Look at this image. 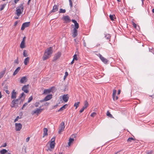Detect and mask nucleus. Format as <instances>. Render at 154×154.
<instances>
[{
	"instance_id": "nucleus-1",
	"label": "nucleus",
	"mask_w": 154,
	"mask_h": 154,
	"mask_svg": "<svg viewBox=\"0 0 154 154\" xmlns=\"http://www.w3.org/2000/svg\"><path fill=\"white\" fill-rule=\"evenodd\" d=\"M52 53V48L50 47L45 50L43 56L42 57V59L45 60L51 57Z\"/></svg>"
},
{
	"instance_id": "nucleus-2",
	"label": "nucleus",
	"mask_w": 154,
	"mask_h": 154,
	"mask_svg": "<svg viewBox=\"0 0 154 154\" xmlns=\"http://www.w3.org/2000/svg\"><path fill=\"white\" fill-rule=\"evenodd\" d=\"M23 11V7L21 6L16 8V14L18 17L19 16L20 14L22 13Z\"/></svg>"
},
{
	"instance_id": "nucleus-3",
	"label": "nucleus",
	"mask_w": 154,
	"mask_h": 154,
	"mask_svg": "<svg viewBox=\"0 0 154 154\" xmlns=\"http://www.w3.org/2000/svg\"><path fill=\"white\" fill-rule=\"evenodd\" d=\"M65 123L63 122H62L60 124L59 127V130L58 133L59 134H61L64 130L65 128Z\"/></svg>"
},
{
	"instance_id": "nucleus-4",
	"label": "nucleus",
	"mask_w": 154,
	"mask_h": 154,
	"mask_svg": "<svg viewBox=\"0 0 154 154\" xmlns=\"http://www.w3.org/2000/svg\"><path fill=\"white\" fill-rule=\"evenodd\" d=\"M19 101L18 99L13 100L11 102V107L16 108L17 106V104Z\"/></svg>"
},
{
	"instance_id": "nucleus-5",
	"label": "nucleus",
	"mask_w": 154,
	"mask_h": 154,
	"mask_svg": "<svg viewBox=\"0 0 154 154\" xmlns=\"http://www.w3.org/2000/svg\"><path fill=\"white\" fill-rule=\"evenodd\" d=\"M42 109H41V108L37 109L32 111L31 114L32 115L36 114L37 115H38L42 111Z\"/></svg>"
},
{
	"instance_id": "nucleus-6",
	"label": "nucleus",
	"mask_w": 154,
	"mask_h": 154,
	"mask_svg": "<svg viewBox=\"0 0 154 154\" xmlns=\"http://www.w3.org/2000/svg\"><path fill=\"white\" fill-rule=\"evenodd\" d=\"M15 129L17 131H20L22 127V125L20 123H15Z\"/></svg>"
},
{
	"instance_id": "nucleus-7",
	"label": "nucleus",
	"mask_w": 154,
	"mask_h": 154,
	"mask_svg": "<svg viewBox=\"0 0 154 154\" xmlns=\"http://www.w3.org/2000/svg\"><path fill=\"white\" fill-rule=\"evenodd\" d=\"M29 22H26L23 23L21 28V30H24L25 28L29 26Z\"/></svg>"
},
{
	"instance_id": "nucleus-8",
	"label": "nucleus",
	"mask_w": 154,
	"mask_h": 154,
	"mask_svg": "<svg viewBox=\"0 0 154 154\" xmlns=\"http://www.w3.org/2000/svg\"><path fill=\"white\" fill-rule=\"evenodd\" d=\"M62 19L66 23L69 22L71 21V20L68 16H64Z\"/></svg>"
},
{
	"instance_id": "nucleus-9",
	"label": "nucleus",
	"mask_w": 154,
	"mask_h": 154,
	"mask_svg": "<svg viewBox=\"0 0 154 154\" xmlns=\"http://www.w3.org/2000/svg\"><path fill=\"white\" fill-rule=\"evenodd\" d=\"M116 90H113L112 93V97L113 99L114 100H116L118 99V97L116 95Z\"/></svg>"
},
{
	"instance_id": "nucleus-10",
	"label": "nucleus",
	"mask_w": 154,
	"mask_h": 154,
	"mask_svg": "<svg viewBox=\"0 0 154 154\" xmlns=\"http://www.w3.org/2000/svg\"><path fill=\"white\" fill-rule=\"evenodd\" d=\"M52 98V95H49L47 96L43 100H41V102L43 101H47L50 100Z\"/></svg>"
},
{
	"instance_id": "nucleus-11",
	"label": "nucleus",
	"mask_w": 154,
	"mask_h": 154,
	"mask_svg": "<svg viewBox=\"0 0 154 154\" xmlns=\"http://www.w3.org/2000/svg\"><path fill=\"white\" fill-rule=\"evenodd\" d=\"M28 85H24L22 88V90L25 93H28L29 92L28 90Z\"/></svg>"
},
{
	"instance_id": "nucleus-12",
	"label": "nucleus",
	"mask_w": 154,
	"mask_h": 154,
	"mask_svg": "<svg viewBox=\"0 0 154 154\" xmlns=\"http://www.w3.org/2000/svg\"><path fill=\"white\" fill-rule=\"evenodd\" d=\"M62 99L64 102H67L69 99L68 94H64L62 97Z\"/></svg>"
},
{
	"instance_id": "nucleus-13",
	"label": "nucleus",
	"mask_w": 154,
	"mask_h": 154,
	"mask_svg": "<svg viewBox=\"0 0 154 154\" xmlns=\"http://www.w3.org/2000/svg\"><path fill=\"white\" fill-rule=\"evenodd\" d=\"M99 57L102 61L104 63H106L108 60L107 59L103 57L100 54H99Z\"/></svg>"
},
{
	"instance_id": "nucleus-14",
	"label": "nucleus",
	"mask_w": 154,
	"mask_h": 154,
	"mask_svg": "<svg viewBox=\"0 0 154 154\" xmlns=\"http://www.w3.org/2000/svg\"><path fill=\"white\" fill-rule=\"evenodd\" d=\"M16 98V92L14 90L11 93V98L12 99H15Z\"/></svg>"
},
{
	"instance_id": "nucleus-15",
	"label": "nucleus",
	"mask_w": 154,
	"mask_h": 154,
	"mask_svg": "<svg viewBox=\"0 0 154 154\" xmlns=\"http://www.w3.org/2000/svg\"><path fill=\"white\" fill-rule=\"evenodd\" d=\"M27 81V79L26 76L22 77L20 80V82L21 83H25Z\"/></svg>"
},
{
	"instance_id": "nucleus-16",
	"label": "nucleus",
	"mask_w": 154,
	"mask_h": 154,
	"mask_svg": "<svg viewBox=\"0 0 154 154\" xmlns=\"http://www.w3.org/2000/svg\"><path fill=\"white\" fill-rule=\"evenodd\" d=\"M72 22L74 24L75 27L74 28H75L76 29H78L79 27V25L78 23L75 20H72Z\"/></svg>"
},
{
	"instance_id": "nucleus-17",
	"label": "nucleus",
	"mask_w": 154,
	"mask_h": 154,
	"mask_svg": "<svg viewBox=\"0 0 154 154\" xmlns=\"http://www.w3.org/2000/svg\"><path fill=\"white\" fill-rule=\"evenodd\" d=\"M58 9V6L54 5L53 7L52 10L51 11L52 12H54L57 11Z\"/></svg>"
},
{
	"instance_id": "nucleus-18",
	"label": "nucleus",
	"mask_w": 154,
	"mask_h": 154,
	"mask_svg": "<svg viewBox=\"0 0 154 154\" xmlns=\"http://www.w3.org/2000/svg\"><path fill=\"white\" fill-rule=\"evenodd\" d=\"M61 53L60 52H58L57 53L55 54V56L54 57V60H56L58 59L61 56Z\"/></svg>"
},
{
	"instance_id": "nucleus-19",
	"label": "nucleus",
	"mask_w": 154,
	"mask_h": 154,
	"mask_svg": "<svg viewBox=\"0 0 154 154\" xmlns=\"http://www.w3.org/2000/svg\"><path fill=\"white\" fill-rule=\"evenodd\" d=\"M73 30V32L72 33V35L73 37L75 38L77 35V30L75 28H74Z\"/></svg>"
},
{
	"instance_id": "nucleus-20",
	"label": "nucleus",
	"mask_w": 154,
	"mask_h": 154,
	"mask_svg": "<svg viewBox=\"0 0 154 154\" xmlns=\"http://www.w3.org/2000/svg\"><path fill=\"white\" fill-rule=\"evenodd\" d=\"M29 59L30 58L28 57H27L24 59V63L25 65H26L29 63Z\"/></svg>"
},
{
	"instance_id": "nucleus-21",
	"label": "nucleus",
	"mask_w": 154,
	"mask_h": 154,
	"mask_svg": "<svg viewBox=\"0 0 154 154\" xmlns=\"http://www.w3.org/2000/svg\"><path fill=\"white\" fill-rule=\"evenodd\" d=\"M44 133L43 134V137H44L45 136L48 135V130L47 128H44L43 130Z\"/></svg>"
},
{
	"instance_id": "nucleus-22",
	"label": "nucleus",
	"mask_w": 154,
	"mask_h": 154,
	"mask_svg": "<svg viewBox=\"0 0 154 154\" xmlns=\"http://www.w3.org/2000/svg\"><path fill=\"white\" fill-rule=\"evenodd\" d=\"M20 69V67H18L17 68L16 70H15L14 73H13V75H15L19 71V70Z\"/></svg>"
},
{
	"instance_id": "nucleus-23",
	"label": "nucleus",
	"mask_w": 154,
	"mask_h": 154,
	"mask_svg": "<svg viewBox=\"0 0 154 154\" xmlns=\"http://www.w3.org/2000/svg\"><path fill=\"white\" fill-rule=\"evenodd\" d=\"M20 47L22 49L25 48V42H21L20 45Z\"/></svg>"
},
{
	"instance_id": "nucleus-24",
	"label": "nucleus",
	"mask_w": 154,
	"mask_h": 154,
	"mask_svg": "<svg viewBox=\"0 0 154 154\" xmlns=\"http://www.w3.org/2000/svg\"><path fill=\"white\" fill-rule=\"evenodd\" d=\"M74 141V139L73 138H69L68 143V145L69 146H70L71 145V143H72Z\"/></svg>"
},
{
	"instance_id": "nucleus-25",
	"label": "nucleus",
	"mask_w": 154,
	"mask_h": 154,
	"mask_svg": "<svg viewBox=\"0 0 154 154\" xmlns=\"http://www.w3.org/2000/svg\"><path fill=\"white\" fill-rule=\"evenodd\" d=\"M5 70L2 71L0 72V79L2 78L5 74Z\"/></svg>"
},
{
	"instance_id": "nucleus-26",
	"label": "nucleus",
	"mask_w": 154,
	"mask_h": 154,
	"mask_svg": "<svg viewBox=\"0 0 154 154\" xmlns=\"http://www.w3.org/2000/svg\"><path fill=\"white\" fill-rule=\"evenodd\" d=\"M51 91V89L45 90L44 91V93L45 94H48L50 93Z\"/></svg>"
},
{
	"instance_id": "nucleus-27",
	"label": "nucleus",
	"mask_w": 154,
	"mask_h": 154,
	"mask_svg": "<svg viewBox=\"0 0 154 154\" xmlns=\"http://www.w3.org/2000/svg\"><path fill=\"white\" fill-rule=\"evenodd\" d=\"M88 102L85 101L84 103V106H83L85 109L88 107Z\"/></svg>"
},
{
	"instance_id": "nucleus-28",
	"label": "nucleus",
	"mask_w": 154,
	"mask_h": 154,
	"mask_svg": "<svg viewBox=\"0 0 154 154\" xmlns=\"http://www.w3.org/2000/svg\"><path fill=\"white\" fill-rule=\"evenodd\" d=\"M66 106H67L66 104L64 105L63 106H62L59 109L58 111L60 112V111H61L63 110L66 108Z\"/></svg>"
},
{
	"instance_id": "nucleus-29",
	"label": "nucleus",
	"mask_w": 154,
	"mask_h": 154,
	"mask_svg": "<svg viewBox=\"0 0 154 154\" xmlns=\"http://www.w3.org/2000/svg\"><path fill=\"white\" fill-rule=\"evenodd\" d=\"M55 143H50V147L51 149H54L55 146Z\"/></svg>"
},
{
	"instance_id": "nucleus-30",
	"label": "nucleus",
	"mask_w": 154,
	"mask_h": 154,
	"mask_svg": "<svg viewBox=\"0 0 154 154\" xmlns=\"http://www.w3.org/2000/svg\"><path fill=\"white\" fill-rule=\"evenodd\" d=\"M23 55L24 57H27L28 56L27 52L26 50H24L23 52Z\"/></svg>"
},
{
	"instance_id": "nucleus-31",
	"label": "nucleus",
	"mask_w": 154,
	"mask_h": 154,
	"mask_svg": "<svg viewBox=\"0 0 154 154\" xmlns=\"http://www.w3.org/2000/svg\"><path fill=\"white\" fill-rule=\"evenodd\" d=\"M7 152V150L5 149H3L0 151V153L1 154H5Z\"/></svg>"
},
{
	"instance_id": "nucleus-32",
	"label": "nucleus",
	"mask_w": 154,
	"mask_h": 154,
	"mask_svg": "<svg viewBox=\"0 0 154 154\" xmlns=\"http://www.w3.org/2000/svg\"><path fill=\"white\" fill-rule=\"evenodd\" d=\"M80 103L79 102H78L75 103L74 106L75 107L76 109L79 106Z\"/></svg>"
},
{
	"instance_id": "nucleus-33",
	"label": "nucleus",
	"mask_w": 154,
	"mask_h": 154,
	"mask_svg": "<svg viewBox=\"0 0 154 154\" xmlns=\"http://www.w3.org/2000/svg\"><path fill=\"white\" fill-rule=\"evenodd\" d=\"M6 5V4H4L1 5V8H0V11H2L3 10Z\"/></svg>"
},
{
	"instance_id": "nucleus-34",
	"label": "nucleus",
	"mask_w": 154,
	"mask_h": 154,
	"mask_svg": "<svg viewBox=\"0 0 154 154\" xmlns=\"http://www.w3.org/2000/svg\"><path fill=\"white\" fill-rule=\"evenodd\" d=\"M109 17L112 20H113L115 18V16L114 15H109Z\"/></svg>"
},
{
	"instance_id": "nucleus-35",
	"label": "nucleus",
	"mask_w": 154,
	"mask_h": 154,
	"mask_svg": "<svg viewBox=\"0 0 154 154\" xmlns=\"http://www.w3.org/2000/svg\"><path fill=\"white\" fill-rule=\"evenodd\" d=\"M66 11L65 9H63L62 8H60V13H65L66 12Z\"/></svg>"
},
{
	"instance_id": "nucleus-36",
	"label": "nucleus",
	"mask_w": 154,
	"mask_h": 154,
	"mask_svg": "<svg viewBox=\"0 0 154 154\" xmlns=\"http://www.w3.org/2000/svg\"><path fill=\"white\" fill-rule=\"evenodd\" d=\"M105 37L106 39H109L110 38V36L109 34H106L105 35Z\"/></svg>"
},
{
	"instance_id": "nucleus-37",
	"label": "nucleus",
	"mask_w": 154,
	"mask_h": 154,
	"mask_svg": "<svg viewBox=\"0 0 154 154\" xmlns=\"http://www.w3.org/2000/svg\"><path fill=\"white\" fill-rule=\"evenodd\" d=\"M106 115L107 116H109V117H112V115L110 113L109 111H107V112Z\"/></svg>"
},
{
	"instance_id": "nucleus-38",
	"label": "nucleus",
	"mask_w": 154,
	"mask_h": 154,
	"mask_svg": "<svg viewBox=\"0 0 154 154\" xmlns=\"http://www.w3.org/2000/svg\"><path fill=\"white\" fill-rule=\"evenodd\" d=\"M68 72H65V75H64V77L63 78V79L64 80H65V79L68 76Z\"/></svg>"
},
{
	"instance_id": "nucleus-39",
	"label": "nucleus",
	"mask_w": 154,
	"mask_h": 154,
	"mask_svg": "<svg viewBox=\"0 0 154 154\" xmlns=\"http://www.w3.org/2000/svg\"><path fill=\"white\" fill-rule=\"evenodd\" d=\"M96 114V112H93L91 114V116L92 117H94L95 116Z\"/></svg>"
},
{
	"instance_id": "nucleus-40",
	"label": "nucleus",
	"mask_w": 154,
	"mask_h": 154,
	"mask_svg": "<svg viewBox=\"0 0 154 154\" xmlns=\"http://www.w3.org/2000/svg\"><path fill=\"white\" fill-rule=\"evenodd\" d=\"M73 59L75 60H78V58L76 54H75L73 57Z\"/></svg>"
},
{
	"instance_id": "nucleus-41",
	"label": "nucleus",
	"mask_w": 154,
	"mask_h": 154,
	"mask_svg": "<svg viewBox=\"0 0 154 154\" xmlns=\"http://www.w3.org/2000/svg\"><path fill=\"white\" fill-rule=\"evenodd\" d=\"M32 96H31L28 99V103L30 102L32 100Z\"/></svg>"
},
{
	"instance_id": "nucleus-42",
	"label": "nucleus",
	"mask_w": 154,
	"mask_h": 154,
	"mask_svg": "<svg viewBox=\"0 0 154 154\" xmlns=\"http://www.w3.org/2000/svg\"><path fill=\"white\" fill-rule=\"evenodd\" d=\"M55 140V137H53L51 139V142L55 143L54 142Z\"/></svg>"
},
{
	"instance_id": "nucleus-43",
	"label": "nucleus",
	"mask_w": 154,
	"mask_h": 154,
	"mask_svg": "<svg viewBox=\"0 0 154 154\" xmlns=\"http://www.w3.org/2000/svg\"><path fill=\"white\" fill-rule=\"evenodd\" d=\"M132 140H134V139H133V138L130 137V138H129L127 140L128 142H130Z\"/></svg>"
},
{
	"instance_id": "nucleus-44",
	"label": "nucleus",
	"mask_w": 154,
	"mask_h": 154,
	"mask_svg": "<svg viewBox=\"0 0 154 154\" xmlns=\"http://www.w3.org/2000/svg\"><path fill=\"white\" fill-rule=\"evenodd\" d=\"M69 5H70V7L71 8L72 6V3L71 1V0H69Z\"/></svg>"
},
{
	"instance_id": "nucleus-45",
	"label": "nucleus",
	"mask_w": 154,
	"mask_h": 154,
	"mask_svg": "<svg viewBox=\"0 0 154 154\" xmlns=\"http://www.w3.org/2000/svg\"><path fill=\"white\" fill-rule=\"evenodd\" d=\"M28 105V103H25L23 105V106L22 108V109H23L24 108V107L26 106H27V105Z\"/></svg>"
},
{
	"instance_id": "nucleus-46",
	"label": "nucleus",
	"mask_w": 154,
	"mask_h": 154,
	"mask_svg": "<svg viewBox=\"0 0 154 154\" xmlns=\"http://www.w3.org/2000/svg\"><path fill=\"white\" fill-rule=\"evenodd\" d=\"M39 102H36L35 104V106L36 107H38L39 106Z\"/></svg>"
},
{
	"instance_id": "nucleus-47",
	"label": "nucleus",
	"mask_w": 154,
	"mask_h": 154,
	"mask_svg": "<svg viewBox=\"0 0 154 154\" xmlns=\"http://www.w3.org/2000/svg\"><path fill=\"white\" fill-rule=\"evenodd\" d=\"M85 109V108H84L83 107H82V108L80 109V110L79 111V112L80 113L82 112Z\"/></svg>"
},
{
	"instance_id": "nucleus-48",
	"label": "nucleus",
	"mask_w": 154,
	"mask_h": 154,
	"mask_svg": "<svg viewBox=\"0 0 154 154\" xmlns=\"http://www.w3.org/2000/svg\"><path fill=\"white\" fill-rule=\"evenodd\" d=\"M20 119L19 117L18 116H17L16 117V118L14 120V122H17L18 121V119Z\"/></svg>"
},
{
	"instance_id": "nucleus-49",
	"label": "nucleus",
	"mask_w": 154,
	"mask_h": 154,
	"mask_svg": "<svg viewBox=\"0 0 154 154\" xmlns=\"http://www.w3.org/2000/svg\"><path fill=\"white\" fill-rule=\"evenodd\" d=\"M14 62L15 63L18 64V59L17 58L16 60H15L14 61Z\"/></svg>"
},
{
	"instance_id": "nucleus-50",
	"label": "nucleus",
	"mask_w": 154,
	"mask_h": 154,
	"mask_svg": "<svg viewBox=\"0 0 154 154\" xmlns=\"http://www.w3.org/2000/svg\"><path fill=\"white\" fill-rule=\"evenodd\" d=\"M132 25H133V26H134V27L135 28H136V26H137L136 24L134 23L133 22H132Z\"/></svg>"
},
{
	"instance_id": "nucleus-51",
	"label": "nucleus",
	"mask_w": 154,
	"mask_h": 154,
	"mask_svg": "<svg viewBox=\"0 0 154 154\" xmlns=\"http://www.w3.org/2000/svg\"><path fill=\"white\" fill-rule=\"evenodd\" d=\"M30 137H27L26 139V142H28L29 140Z\"/></svg>"
},
{
	"instance_id": "nucleus-52",
	"label": "nucleus",
	"mask_w": 154,
	"mask_h": 154,
	"mask_svg": "<svg viewBox=\"0 0 154 154\" xmlns=\"http://www.w3.org/2000/svg\"><path fill=\"white\" fill-rule=\"evenodd\" d=\"M26 38V37H24L23 38L22 42H25Z\"/></svg>"
},
{
	"instance_id": "nucleus-53",
	"label": "nucleus",
	"mask_w": 154,
	"mask_h": 154,
	"mask_svg": "<svg viewBox=\"0 0 154 154\" xmlns=\"http://www.w3.org/2000/svg\"><path fill=\"white\" fill-rule=\"evenodd\" d=\"M24 95H25V94H24V93H22L21 94L20 98H21V97H23L24 96Z\"/></svg>"
},
{
	"instance_id": "nucleus-54",
	"label": "nucleus",
	"mask_w": 154,
	"mask_h": 154,
	"mask_svg": "<svg viewBox=\"0 0 154 154\" xmlns=\"http://www.w3.org/2000/svg\"><path fill=\"white\" fill-rule=\"evenodd\" d=\"M7 145V144L6 143H5L2 146V147H5Z\"/></svg>"
},
{
	"instance_id": "nucleus-55",
	"label": "nucleus",
	"mask_w": 154,
	"mask_h": 154,
	"mask_svg": "<svg viewBox=\"0 0 154 154\" xmlns=\"http://www.w3.org/2000/svg\"><path fill=\"white\" fill-rule=\"evenodd\" d=\"M18 23V21H17L16 22H15L14 23V26H16L17 25V24Z\"/></svg>"
},
{
	"instance_id": "nucleus-56",
	"label": "nucleus",
	"mask_w": 154,
	"mask_h": 154,
	"mask_svg": "<svg viewBox=\"0 0 154 154\" xmlns=\"http://www.w3.org/2000/svg\"><path fill=\"white\" fill-rule=\"evenodd\" d=\"M152 151H149L146 154H152Z\"/></svg>"
},
{
	"instance_id": "nucleus-57",
	"label": "nucleus",
	"mask_w": 154,
	"mask_h": 154,
	"mask_svg": "<svg viewBox=\"0 0 154 154\" xmlns=\"http://www.w3.org/2000/svg\"><path fill=\"white\" fill-rule=\"evenodd\" d=\"M120 92H121V90H119L118 91V94H120Z\"/></svg>"
},
{
	"instance_id": "nucleus-58",
	"label": "nucleus",
	"mask_w": 154,
	"mask_h": 154,
	"mask_svg": "<svg viewBox=\"0 0 154 154\" xmlns=\"http://www.w3.org/2000/svg\"><path fill=\"white\" fill-rule=\"evenodd\" d=\"M5 92L6 93L8 94H9L10 92H9V91L6 90V91Z\"/></svg>"
},
{
	"instance_id": "nucleus-59",
	"label": "nucleus",
	"mask_w": 154,
	"mask_h": 154,
	"mask_svg": "<svg viewBox=\"0 0 154 154\" xmlns=\"http://www.w3.org/2000/svg\"><path fill=\"white\" fill-rule=\"evenodd\" d=\"M74 60L73 59V60H72V62H71V64H73L74 63Z\"/></svg>"
},
{
	"instance_id": "nucleus-60",
	"label": "nucleus",
	"mask_w": 154,
	"mask_h": 154,
	"mask_svg": "<svg viewBox=\"0 0 154 154\" xmlns=\"http://www.w3.org/2000/svg\"><path fill=\"white\" fill-rule=\"evenodd\" d=\"M19 0H14V2L15 3H16Z\"/></svg>"
},
{
	"instance_id": "nucleus-61",
	"label": "nucleus",
	"mask_w": 154,
	"mask_h": 154,
	"mask_svg": "<svg viewBox=\"0 0 154 154\" xmlns=\"http://www.w3.org/2000/svg\"><path fill=\"white\" fill-rule=\"evenodd\" d=\"M2 97V95L1 92L0 91V99Z\"/></svg>"
},
{
	"instance_id": "nucleus-62",
	"label": "nucleus",
	"mask_w": 154,
	"mask_h": 154,
	"mask_svg": "<svg viewBox=\"0 0 154 154\" xmlns=\"http://www.w3.org/2000/svg\"><path fill=\"white\" fill-rule=\"evenodd\" d=\"M84 45L85 47L86 46V44L85 42H84Z\"/></svg>"
},
{
	"instance_id": "nucleus-63",
	"label": "nucleus",
	"mask_w": 154,
	"mask_h": 154,
	"mask_svg": "<svg viewBox=\"0 0 154 154\" xmlns=\"http://www.w3.org/2000/svg\"><path fill=\"white\" fill-rule=\"evenodd\" d=\"M152 12L154 13V8L152 9Z\"/></svg>"
},
{
	"instance_id": "nucleus-64",
	"label": "nucleus",
	"mask_w": 154,
	"mask_h": 154,
	"mask_svg": "<svg viewBox=\"0 0 154 154\" xmlns=\"http://www.w3.org/2000/svg\"><path fill=\"white\" fill-rule=\"evenodd\" d=\"M31 0H29L28 1V4H29L30 2L31 1Z\"/></svg>"
}]
</instances>
